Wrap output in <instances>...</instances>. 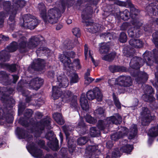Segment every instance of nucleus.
<instances>
[{"label":"nucleus","mask_w":158,"mask_h":158,"mask_svg":"<svg viewBox=\"0 0 158 158\" xmlns=\"http://www.w3.org/2000/svg\"><path fill=\"white\" fill-rule=\"evenodd\" d=\"M133 51L130 48H125L123 50L124 56L126 57L131 58L133 56Z\"/></svg>","instance_id":"nucleus-42"},{"label":"nucleus","mask_w":158,"mask_h":158,"mask_svg":"<svg viewBox=\"0 0 158 158\" xmlns=\"http://www.w3.org/2000/svg\"><path fill=\"white\" fill-rule=\"evenodd\" d=\"M131 23L134 27L128 30V35L131 37H139L142 34L139 28L142 25V22L139 19H134L133 21H131Z\"/></svg>","instance_id":"nucleus-10"},{"label":"nucleus","mask_w":158,"mask_h":158,"mask_svg":"<svg viewBox=\"0 0 158 158\" xmlns=\"http://www.w3.org/2000/svg\"><path fill=\"white\" fill-rule=\"evenodd\" d=\"M13 8H10L11 3L9 1H4L3 0H0V6L1 7H3L5 13H8V15L9 14V12H10L11 11H14L13 9Z\"/></svg>","instance_id":"nucleus-23"},{"label":"nucleus","mask_w":158,"mask_h":158,"mask_svg":"<svg viewBox=\"0 0 158 158\" xmlns=\"http://www.w3.org/2000/svg\"><path fill=\"white\" fill-rule=\"evenodd\" d=\"M35 19H37L35 16L32 15L31 14L25 15L23 17V25L26 23L27 24L35 20Z\"/></svg>","instance_id":"nucleus-35"},{"label":"nucleus","mask_w":158,"mask_h":158,"mask_svg":"<svg viewBox=\"0 0 158 158\" xmlns=\"http://www.w3.org/2000/svg\"><path fill=\"white\" fill-rule=\"evenodd\" d=\"M52 89V97L54 99H57L60 96L62 101L64 102H68L70 101L72 96L70 91L67 90L63 93L57 86H53Z\"/></svg>","instance_id":"nucleus-8"},{"label":"nucleus","mask_w":158,"mask_h":158,"mask_svg":"<svg viewBox=\"0 0 158 158\" xmlns=\"http://www.w3.org/2000/svg\"><path fill=\"white\" fill-rule=\"evenodd\" d=\"M116 55V53L115 52H113L108 55L104 56L102 58V59L103 60L109 61H112L114 59Z\"/></svg>","instance_id":"nucleus-41"},{"label":"nucleus","mask_w":158,"mask_h":158,"mask_svg":"<svg viewBox=\"0 0 158 158\" xmlns=\"http://www.w3.org/2000/svg\"><path fill=\"white\" fill-rule=\"evenodd\" d=\"M92 12V9L91 7L88 6L86 7L83 11L81 15L83 19H87L91 17V14Z\"/></svg>","instance_id":"nucleus-25"},{"label":"nucleus","mask_w":158,"mask_h":158,"mask_svg":"<svg viewBox=\"0 0 158 158\" xmlns=\"http://www.w3.org/2000/svg\"><path fill=\"white\" fill-rule=\"evenodd\" d=\"M90 135L92 137H94L98 135L99 131L97 129L96 127H92L90 128Z\"/></svg>","instance_id":"nucleus-51"},{"label":"nucleus","mask_w":158,"mask_h":158,"mask_svg":"<svg viewBox=\"0 0 158 158\" xmlns=\"http://www.w3.org/2000/svg\"><path fill=\"white\" fill-rule=\"evenodd\" d=\"M13 9L17 11L21 8L24 6L26 3L24 0H13Z\"/></svg>","instance_id":"nucleus-26"},{"label":"nucleus","mask_w":158,"mask_h":158,"mask_svg":"<svg viewBox=\"0 0 158 158\" xmlns=\"http://www.w3.org/2000/svg\"><path fill=\"white\" fill-rule=\"evenodd\" d=\"M75 53L72 51L64 52L63 57L60 59V61L63 63L66 69L67 68H72L73 64L69 57L73 58L75 57Z\"/></svg>","instance_id":"nucleus-11"},{"label":"nucleus","mask_w":158,"mask_h":158,"mask_svg":"<svg viewBox=\"0 0 158 158\" xmlns=\"http://www.w3.org/2000/svg\"><path fill=\"white\" fill-rule=\"evenodd\" d=\"M98 146L89 145L86 148V150L90 153H94L95 152V154L98 155L100 153V152L98 149Z\"/></svg>","instance_id":"nucleus-38"},{"label":"nucleus","mask_w":158,"mask_h":158,"mask_svg":"<svg viewBox=\"0 0 158 158\" xmlns=\"http://www.w3.org/2000/svg\"><path fill=\"white\" fill-rule=\"evenodd\" d=\"M17 134L20 139H24L28 142V144L32 150V155L36 157H41L43 155L42 150L37 148L35 145L33 143H31L32 140V136L28 134L27 131L22 128L17 127Z\"/></svg>","instance_id":"nucleus-3"},{"label":"nucleus","mask_w":158,"mask_h":158,"mask_svg":"<svg viewBox=\"0 0 158 158\" xmlns=\"http://www.w3.org/2000/svg\"><path fill=\"white\" fill-rule=\"evenodd\" d=\"M122 154L121 152L119 151L118 148H116L112 152V156L113 158H117L120 156Z\"/></svg>","instance_id":"nucleus-55"},{"label":"nucleus","mask_w":158,"mask_h":158,"mask_svg":"<svg viewBox=\"0 0 158 158\" xmlns=\"http://www.w3.org/2000/svg\"><path fill=\"white\" fill-rule=\"evenodd\" d=\"M148 78L147 74L145 73H140L139 76L136 79V81L138 83H142L145 82Z\"/></svg>","instance_id":"nucleus-30"},{"label":"nucleus","mask_w":158,"mask_h":158,"mask_svg":"<svg viewBox=\"0 0 158 158\" xmlns=\"http://www.w3.org/2000/svg\"><path fill=\"white\" fill-rule=\"evenodd\" d=\"M85 24L87 26H90L89 27L87 28V29L91 33H95L99 30V26L98 24L94 23L88 21H85Z\"/></svg>","instance_id":"nucleus-24"},{"label":"nucleus","mask_w":158,"mask_h":158,"mask_svg":"<svg viewBox=\"0 0 158 158\" xmlns=\"http://www.w3.org/2000/svg\"><path fill=\"white\" fill-rule=\"evenodd\" d=\"M71 107L74 109H77L78 107L77 100L76 98L72 99L70 103Z\"/></svg>","instance_id":"nucleus-63"},{"label":"nucleus","mask_w":158,"mask_h":158,"mask_svg":"<svg viewBox=\"0 0 158 158\" xmlns=\"http://www.w3.org/2000/svg\"><path fill=\"white\" fill-rule=\"evenodd\" d=\"M33 114V111L31 109H26L24 114V116L27 118H30Z\"/></svg>","instance_id":"nucleus-64"},{"label":"nucleus","mask_w":158,"mask_h":158,"mask_svg":"<svg viewBox=\"0 0 158 158\" xmlns=\"http://www.w3.org/2000/svg\"><path fill=\"white\" fill-rule=\"evenodd\" d=\"M17 43L14 41L9 46L7 47V49L9 52H13L15 51L17 49Z\"/></svg>","instance_id":"nucleus-45"},{"label":"nucleus","mask_w":158,"mask_h":158,"mask_svg":"<svg viewBox=\"0 0 158 158\" xmlns=\"http://www.w3.org/2000/svg\"><path fill=\"white\" fill-rule=\"evenodd\" d=\"M50 50L49 49L46 47H40L38 48L36 51V53L37 55H38L40 53H44L49 52Z\"/></svg>","instance_id":"nucleus-54"},{"label":"nucleus","mask_w":158,"mask_h":158,"mask_svg":"<svg viewBox=\"0 0 158 158\" xmlns=\"http://www.w3.org/2000/svg\"><path fill=\"white\" fill-rule=\"evenodd\" d=\"M148 135L152 137H155L158 135V124L156 127H152L149 130Z\"/></svg>","instance_id":"nucleus-40"},{"label":"nucleus","mask_w":158,"mask_h":158,"mask_svg":"<svg viewBox=\"0 0 158 158\" xmlns=\"http://www.w3.org/2000/svg\"><path fill=\"white\" fill-rule=\"evenodd\" d=\"M127 132L129 139H131L134 138L137 134V126L135 125H132L129 132H128V129L127 128L125 127H122L121 130L118 132L112 135H111V139L112 140L116 141L127 135Z\"/></svg>","instance_id":"nucleus-6"},{"label":"nucleus","mask_w":158,"mask_h":158,"mask_svg":"<svg viewBox=\"0 0 158 158\" xmlns=\"http://www.w3.org/2000/svg\"><path fill=\"white\" fill-rule=\"evenodd\" d=\"M116 81L117 85L122 87V89L118 88L121 93H124L126 89L132 84L131 78L129 76H121L116 79Z\"/></svg>","instance_id":"nucleus-9"},{"label":"nucleus","mask_w":158,"mask_h":158,"mask_svg":"<svg viewBox=\"0 0 158 158\" xmlns=\"http://www.w3.org/2000/svg\"><path fill=\"white\" fill-rule=\"evenodd\" d=\"M14 89L12 88H9L7 89L6 90V95L5 96H7L9 98V100H11V101L9 103H8V102L6 104H4L5 106H6V107H10L12 106V104H14L15 103V101L12 98H10V97L9 96V95L10 94H13L14 92Z\"/></svg>","instance_id":"nucleus-34"},{"label":"nucleus","mask_w":158,"mask_h":158,"mask_svg":"<svg viewBox=\"0 0 158 158\" xmlns=\"http://www.w3.org/2000/svg\"><path fill=\"white\" fill-rule=\"evenodd\" d=\"M120 5L122 6L129 7L130 8V13L128 10L126 9L123 12H120L119 15L121 18L124 20H128L130 17L132 19H138L136 17L139 13L138 10L136 9L132 4L130 0H128L126 2H121Z\"/></svg>","instance_id":"nucleus-5"},{"label":"nucleus","mask_w":158,"mask_h":158,"mask_svg":"<svg viewBox=\"0 0 158 158\" xmlns=\"http://www.w3.org/2000/svg\"><path fill=\"white\" fill-rule=\"evenodd\" d=\"M53 117L56 122L60 125H63L65 122L62 114L58 113H56L53 114Z\"/></svg>","instance_id":"nucleus-31"},{"label":"nucleus","mask_w":158,"mask_h":158,"mask_svg":"<svg viewBox=\"0 0 158 158\" xmlns=\"http://www.w3.org/2000/svg\"><path fill=\"white\" fill-rule=\"evenodd\" d=\"M46 138L49 140V141H54L56 139H57L55 137V135H54L52 131H50L47 133L45 135Z\"/></svg>","instance_id":"nucleus-46"},{"label":"nucleus","mask_w":158,"mask_h":158,"mask_svg":"<svg viewBox=\"0 0 158 158\" xmlns=\"http://www.w3.org/2000/svg\"><path fill=\"white\" fill-rule=\"evenodd\" d=\"M112 96L114 103L115 106L118 109H120L121 108V104L118 98L116 97L114 93H113Z\"/></svg>","instance_id":"nucleus-49"},{"label":"nucleus","mask_w":158,"mask_h":158,"mask_svg":"<svg viewBox=\"0 0 158 158\" xmlns=\"http://www.w3.org/2000/svg\"><path fill=\"white\" fill-rule=\"evenodd\" d=\"M87 141V139L86 137H81L77 139V143L80 145H84L85 144Z\"/></svg>","instance_id":"nucleus-52"},{"label":"nucleus","mask_w":158,"mask_h":158,"mask_svg":"<svg viewBox=\"0 0 158 158\" xmlns=\"http://www.w3.org/2000/svg\"><path fill=\"white\" fill-rule=\"evenodd\" d=\"M122 121V117L118 114L108 117L104 120H100L98 121V127L100 130H102L109 127L112 124H120Z\"/></svg>","instance_id":"nucleus-7"},{"label":"nucleus","mask_w":158,"mask_h":158,"mask_svg":"<svg viewBox=\"0 0 158 158\" xmlns=\"http://www.w3.org/2000/svg\"><path fill=\"white\" fill-rule=\"evenodd\" d=\"M64 46L65 49L70 50L73 47L74 44L71 40H69L65 42Z\"/></svg>","instance_id":"nucleus-56"},{"label":"nucleus","mask_w":158,"mask_h":158,"mask_svg":"<svg viewBox=\"0 0 158 158\" xmlns=\"http://www.w3.org/2000/svg\"><path fill=\"white\" fill-rule=\"evenodd\" d=\"M127 40V36L126 34L123 32H121L120 35L119 41L122 43L125 42Z\"/></svg>","instance_id":"nucleus-61"},{"label":"nucleus","mask_w":158,"mask_h":158,"mask_svg":"<svg viewBox=\"0 0 158 158\" xmlns=\"http://www.w3.org/2000/svg\"><path fill=\"white\" fill-rule=\"evenodd\" d=\"M40 21L37 19H35L31 22L26 24L23 25V27L30 30L34 29L39 23Z\"/></svg>","instance_id":"nucleus-33"},{"label":"nucleus","mask_w":158,"mask_h":158,"mask_svg":"<svg viewBox=\"0 0 158 158\" xmlns=\"http://www.w3.org/2000/svg\"><path fill=\"white\" fill-rule=\"evenodd\" d=\"M4 120L5 121L9 123H12L13 120L12 115L7 112L6 109L2 110L0 108V120Z\"/></svg>","instance_id":"nucleus-16"},{"label":"nucleus","mask_w":158,"mask_h":158,"mask_svg":"<svg viewBox=\"0 0 158 158\" xmlns=\"http://www.w3.org/2000/svg\"><path fill=\"white\" fill-rule=\"evenodd\" d=\"M10 57L9 53L6 50H2L0 52V60L2 62L8 61Z\"/></svg>","instance_id":"nucleus-36"},{"label":"nucleus","mask_w":158,"mask_h":158,"mask_svg":"<svg viewBox=\"0 0 158 158\" xmlns=\"http://www.w3.org/2000/svg\"><path fill=\"white\" fill-rule=\"evenodd\" d=\"M80 103L82 109L85 111L88 110L89 105L87 99L86 98L85 95L82 94L80 99Z\"/></svg>","instance_id":"nucleus-27"},{"label":"nucleus","mask_w":158,"mask_h":158,"mask_svg":"<svg viewBox=\"0 0 158 158\" xmlns=\"http://www.w3.org/2000/svg\"><path fill=\"white\" fill-rule=\"evenodd\" d=\"M99 52L101 54H106L110 49V47L108 43H102L99 44Z\"/></svg>","instance_id":"nucleus-32"},{"label":"nucleus","mask_w":158,"mask_h":158,"mask_svg":"<svg viewBox=\"0 0 158 158\" xmlns=\"http://www.w3.org/2000/svg\"><path fill=\"white\" fill-rule=\"evenodd\" d=\"M51 119L50 118L42 119L38 123L35 129V124L33 123H28V121L24 120L22 118H20L19 121V123L23 126L27 127V129L32 132H34L35 136L38 137L40 136L43 132L45 127L47 129L51 128L50 123Z\"/></svg>","instance_id":"nucleus-2"},{"label":"nucleus","mask_w":158,"mask_h":158,"mask_svg":"<svg viewBox=\"0 0 158 158\" xmlns=\"http://www.w3.org/2000/svg\"><path fill=\"white\" fill-rule=\"evenodd\" d=\"M38 7L40 12V16L45 23L54 24L58 21V18L60 17V16H58L59 13L63 12L65 8V4L61 3L58 9L56 8L51 9L48 10L47 13H46L45 6L43 3L39 4Z\"/></svg>","instance_id":"nucleus-1"},{"label":"nucleus","mask_w":158,"mask_h":158,"mask_svg":"<svg viewBox=\"0 0 158 158\" xmlns=\"http://www.w3.org/2000/svg\"><path fill=\"white\" fill-rule=\"evenodd\" d=\"M27 39L24 36H22L19 40L18 46L20 52L24 53L27 51Z\"/></svg>","instance_id":"nucleus-18"},{"label":"nucleus","mask_w":158,"mask_h":158,"mask_svg":"<svg viewBox=\"0 0 158 158\" xmlns=\"http://www.w3.org/2000/svg\"><path fill=\"white\" fill-rule=\"evenodd\" d=\"M7 88L4 87H0V99L3 102L4 104H6L7 102L9 103L11 101V99L9 100V98L5 96L6 91Z\"/></svg>","instance_id":"nucleus-22"},{"label":"nucleus","mask_w":158,"mask_h":158,"mask_svg":"<svg viewBox=\"0 0 158 158\" xmlns=\"http://www.w3.org/2000/svg\"><path fill=\"white\" fill-rule=\"evenodd\" d=\"M8 16V13H5L4 12H0V27H3L4 19Z\"/></svg>","instance_id":"nucleus-47"},{"label":"nucleus","mask_w":158,"mask_h":158,"mask_svg":"<svg viewBox=\"0 0 158 158\" xmlns=\"http://www.w3.org/2000/svg\"><path fill=\"white\" fill-rule=\"evenodd\" d=\"M0 80L4 82H8L9 81L8 75L5 72L0 71Z\"/></svg>","instance_id":"nucleus-44"},{"label":"nucleus","mask_w":158,"mask_h":158,"mask_svg":"<svg viewBox=\"0 0 158 158\" xmlns=\"http://www.w3.org/2000/svg\"><path fill=\"white\" fill-rule=\"evenodd\" d=\"M143 87L145 86L144 92L145 94H151L153 93V90L152 86H149L148 85H142Z\"/></svg>","instance_id":"nucleus-53"},{"label":"nucleus","mask_w":158,"mask_h":158,"mask_svg":"<svg viewBox=\"0 0 158 158\" xmlns=\"http://www.w3.org/2000/svg\"><path fill=\"white\" fill-rule=\"evenodd\" d=\"M78 80L79 78L77 74L76 73H74L71 75L70 83H76L78 82Z\"/></svg>","instance_id":"nucleus-59"},{"label":"nucleus","mask_w":158,"mask_h":158,"mask_svg":"<svg viewBox=\"0 0 158 158\" xmlns=\"http://www.w3.org/2000/svg\"><path fill=\"white\" fill-rule=\"evenodd\" d=\"M26 107V105L24 103L19 102L18 105V113L19 114H22L23 110Z\"/></svg>","instance_id":"nucleus-58"},{"label":"nucleus","mask_w":158,"mask_h":158,"mask_svg":"<svg viewBox=\"0 0 158 158\" xmlns=\"http://www.w3.org/2000/svg\"><path fill=\"white\" fill-rule=\"evenodd\" d=\"M45 61L42 59H38L34 60L31 68L36 71H41L44 67Z\"/></svg>","instance_id":"nucleus-17"},{"label":"nucleus","mask_w":158,"mask_h":158,"mask_svg":"<svg viewBox=\"0 0 158 158\" xmlns=\"http://www.w3.org/2000/svg\"><path fill=\"white\" fill-rule=\"evenodd\" d=\"M101 36L102 37L105 38L106 40L108 41L110 40L112 38V36L110 33L109 32H106V33L102 34Z\"/></svg>","instance_id":"nucleus-62"},{"label":"nucleus","mask_w":158,"mask_h":158,"mask_svg":"<svg viewBox=\"0 0 158 158\" xmlns=\"http://www.w3.org/2000/svg\"><path fill=\"white\" fill-rule=\"evenodd\" d=\"M85 118L87 122L90 124H94L97 122V120L89 115H86Z\"/></svg>","instance_id":"nucleus-50"},{"label":"nucleus","mask_w":158,"mask_h":158,"mask_svg":"<svg viewBox=\"0 0 158 158\" xmlns=\"http://www.w3.org/2000/svg\"><path fill=\"white\" fill-rule=\"evenodd\" d=\"M128 141L126 139L122 140L120 144L123 145L120 149V151L127 154H130L133 149L132 145L127 144Z\"/></svg>","instance_id":"nucleus-19"},{"label":"nucleus","mask_w":158,"mask_h":158,"mask_svg":"<svg viewBox=\"0 0 158 158\" xmlns=\"http://www.w3.org/2000/svg\"><path fill=\"white\" fill-rule=\"evenodd\" d=\"M150 111L147 107H143L141 115L142 117V124L143 125L148 124L152 119Z\"/></svg>","instance_id":"nucleus-13"},{"label":"nucleus","mask_w":158,"mask_h":158,"mask_svg":"<svg viewBox=\"0 0 158 158\" xmlns=\"http://www.w3.org/2000/svg\"><path fill=\"white\" fill-rule=\"evenodd\" d=\"M42 37L40 35L32 36L28 40L27 44L28 48L30 49H33L36 48L43 40Z\"/></svg>","instance_id":"nucleus-15"},{"label":"nucleus","mask_w":158,"mask_h":158,"mask_svg":"<svg viewBox=\"0 0 158 158\" xmlns=\"http://www.w3.org/2000/svg\"><path fill=\"white\" fill-rule=\"evenodd\" d=\"M86 96L89 100H92L96 98L98 101L102 100V95L99 89L96 87L93 90H89L86 94Z\"/></svg>","instance_id":"nucleus-12"},{"label":"nucleus","mask_w":158,"mask_h":158,"mask_svg":"<svg viewBox=\"0 0 158 158\" xmlns=\"http://www.w3.org/2000/svg\"><path fill=\"white\" fill-rule=\"evenodd\" d=\"M57 80L58 82L57 84L58 85V86L57 85L55 86H57L60 89L61 87L65 88L68 86L69 84V81L68 78L65 76H59L57 77Z\"/></svg>","instance_id":"nucleus-20"},{"label":"nucleus","mask_w":158,"mask_h":158,"mask_svg":"<svg viewBox=\"0 0 158 158\" xmlns=\"http://www.w3.org/2000/svg\"><path fill=\"white\" fill-rule=\"evenodd\" d=\"M145 94L142 96L143 100L145 102H151L154 100L155 98L152 95Z\"/></svg>","instance_id":"nucleus-48"},{"label":"nucleus","mask_w":158,"mask_h":158,"mask_svg":"<svg viewBox=\"0 0 158 158\" xmlns=\"http://www.w3.org/2000/svg\"><path fill=\"white\" fill-rule=\"evenodd\" d=\"M48 145L54 151H57L59 149L58 141L57 139L49 141Z\"/></svg>","instance_id":"nucleus-37"},{"label":"nucleus","mask_w":158,"mask_h":158,"mask_svg":"<svg viewBox=\"0 0 158 158\" xmlns=\"http://www.w3.org/2000/svg\"><path fill=\"white\" fill-rule=\"evenodd\" d=\"M110 70L112 73L116 72H124L126 71V68L123 66L111 65L109 67Z\"/></svg>","instance_id":"nucleus-29"},{"label":"nucleus","mask_w":158,"mask_h":158,"mask_svg":"<svg viewBox=\"0 0 158 158\" xmlns=\"http://www.w3.org/2000/svg\"><path fill=\"white\" fill-rule=\"evenodd\" d=\"M21 82H20L18 83L17 88L18 91L21 92L23 96H27L29 94V92L28 90L25 89L23 88V86L21 85Z\"/></svg>","instance_id":"nucleus-43"},{"label":"nucleus","mask_w":158,"mask_h":158,"mask_svg":"<svg viewBox=\"0 0 158 158\" xmlns=\"http://www.w3.org/2000/svg\"><path fill=\"white\" fill-rule=\"evenodd\" d=\"M43 80L42 79L36 77L31 80L29 83L26 84L25 86L27 88L37 90L43 84Z\"/></svg>","instance_id":"nucleus-14"},{"label":"nucleus","mask_w":158,"mask_h":158,"mask_svg":"<svg viewBox=\"0 0 158 158\" xmlns=\"http://www.w3.org/2000/svg\"><path fill=\"white\" fill-rule=\"evenodd\" d=\"M104 113V110L102 107L98 108L94 111V113L95 114V115L98 117H99L100 116L101 117L103 116Z\"/></svg>","instance_id":"nucleus-57"},{"label":"nucleus","mask_w":158,"mask_h":158,"mask_svg":"<svg viewBox=\"0 0 158 158\" xmlns=\"http://www.w3.org/2000/svg\"><path fill=\"white\" fill-rule=\"evenodd\" d=\"M146 10L149 13L153 14L156 10H158V8L155 3H152L147 6L146 8Z\"/></svg>","instance_id":"nucleus-39"},{"label":"nucleus","mask_w":158,"mask_h":158,"mask_svg":"<svg viewBox=\"0 0 158 158\" xmlns=\"http://www.w3.org/2000/svg\"><path fill=\"white\" fill-rule=\"evenodd\" d=\"M130 45L136 48L142 47L143 46V43L142 41L139 39H131L129 41Z\"/></svg>","instance_id":"nucleus-28"},{"label":"nucleus","mask_w":158,"mask_h":158,"mask_svg":"<svg viewBox=\"0 0 158 158\" xmlns=\"http://www.w3.org/2000/svg\"><path fill=\"white\" fill-rule=\"evenodd\" d=\"M62 128L66 135L67 140H68V143L69 148H70L73 146V144L72 143H73V141H71L70 138H69V136L72 131V127L69 126L64 125L63 126Z\"/></svg>","instance_id":"nucleus-21"},{"label":"nucleus","mask_w":158,"mask_h":158,"mask_svg":"<svg viewBox=\"0 0 158 158\" xmlns=\"http://www.w3.org/2000/svg\"><path fill=\"white\" fill-rule=\"evenodd\" d=\"M151 52L146 51L143 55L144 60L137 56L133 57L130 62V66L133 69H139L145 62L148 65L151 66L154 62V58L151 56Z\"/></svg>","instance_id":"nucleus-4"},{"label":"nucleus","mask_w":158,"mask_h":158,"mask_svg":"<svg viewBox=\"0 0 158 158\" xmlns=\"http://www.w3.org/2000/svg\"><path fill=\"white\" fill-rule=\"evenodd\" d=\"M10 12L11 13H9L10 15L9 19V21H10L14 23L15 22V18L17 14V11L14 10V11H11Z\"/></svg>","instance_id":"nucleus-60"}]
</instances>
